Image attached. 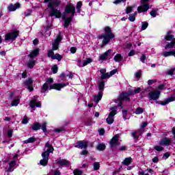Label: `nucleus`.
<instances>
[{
    "label": "nucleus",
    "instance_id": "obj_12",
    "mask_svg": "<svg viewBox=\"0 0 175 175\" xmlns=\"http://www.w3.org/2000/svg\"><path fill=\"white\" fill-rule=\"evenodd\" d=\"M66 87V83H54L49 86V90H57V91H61V88Z\"/></svg>",
    "mask_w": 175,
    "mask_h": 175
},
{
    "label": "nucleus",
    "instance_id": "obj_8",
    "mask_svg": "<svg viewBox=\"0 0 175 175\" xmlns=\"http://www.w3.org/2000/svg\"><path fill=\"white\" fill-rule=\"evenodd\" d=\"M47 123L44 122L42 125L40 124L39 122H34V124L32 125V130L33 131H39V129H41L43 131V132H47Z\"/></svg>",
    "mask_w": 175,
    "mask_h": 175
},
{
    "label": "nucleus",
    "instance_id": "obj_36",
    "mask_svg": "<svg viewBox=\"0 0 175 175\" xmlns=\"http://www.w3.org/2000/svg\"><path fill=\"white\" fill-rule=\"evenodd\" d=\"M62 55H59V53H56L54 56H53V59H57V61H61V59H62Z\"/></svg>",
    "mask_w": 175,
    "mask_h": 175
},
{
    "label": "nucleus",
    "instance_id": "obj_6",
    "mask_svg": "<svg viewBox=\"0 0 175 175\" xmlns=\"http://www.w3.org/2000/svg\"><path fill=\"white\" fill-rule=\"evenodd\" d=\"M148 1L150 0H141L142 5L137 8L138 13H144L151 8L150 4L147 3Z\"/></svg>",
    "mask_w": 175,
    "mask_h": 175
},
{
    "label": "nucleus",
    "instance_id": "obj_18",
    "mask_svg": "<svg viewBox=\"0 0 175 175\" xmlns=\"http://www.w3.org/2000/svg\"><path fill=\"white\" fill-rule=\"evenodd\" d=\"M42 107V103L41 102H38L36 99L31 100L30 101V107L31 109H33L34 107Z\"/></svg>",
    "mask_w": 175,
    "mask_h": 175
},
{
    "label": "nucleus",
    "instance_id": "obj_3",
    "mask_svg": "<svg viewBox=\"0 0 175 175\" xmlns=\"http://www.w3.org/2000/svg\"><path fill=\"white\" fill-rule=\"evenodd\" d=\"M105 33L98 36V39H103V45L106 46L109 42H110V39H113L114 34L111 33V28L110 27L107 26L105 27Z\"/></svg>",
    "mask_w": 175,
    "mask_h": 175
},
{
    "label": "nucleus",
    "instance_id": "obj_48",
    "mask_svg": "<svg viewBox=\"0 0 175 175\" xmlns=\"http://www.w3.org/2000/svg\"><path fill=\"white\" fill-rule=\"evenodd\" d=\"M73 173L75 175H81L83 174V171L79 170H75Z\"/></svg>",
    "mask_w": 175,
    "mask_h": 175
},
{
    "label": "nucleus",
    "instance_id": "obj_56",
    "mask_svg": "<svg viewBox=\"0 0 175 175\" xmlns=\"http://www.w3.org/2000/svg\"><path fill=\"white\" fill-rule=\"evenodd\" d=\"M147 125H148V122H142V124L140 126V128H141L142 129H144V128H146V126Z\"/></svg>",
    "mask_w": 175,
    "mask_h": 175
},
{
    "label": "nucleus",
    "instance_id": "obj_29",
    "mask_svg": "<svg viewBox=\"0 0 175 175\" xmlns=\"http://www.w3.org/2000/svg\"><path fill=\"white\" fill-rule=\"evenodd\" d=\"M137 15V12H135L134 14H129V21H131V23H133V21H135V20H136Z\"/></svg>",
    "mask_w": 175,
    "mask_h": 175
},
{
    "label": "nucleus",
    "instance_id": "obj_35",
    "mask_svg": "<svg viewBox=\"0 0 175 175\" xmlns=\"http://www.w3.org/2000/svg\"><path fill=\"white\" fill-rule=\"evenodd\" d=\"M35 142V137H31L27 139V140L24 141L25 144H28V143H33Z\"/></svg>",
    "mask_w": 175,
    "mask_h": 175
},
{
    "label": "nucleus",
    "instance_id": "obj_47",
    "mask_svg": "<svg viewBox=\"0 0 175 175\" xmlns=\"http://www.w3.org/2000/svg\"><path fill=\"white\" fill-rule=\"evenodd\" d=\"M174 70H175V68H172L170 70H168L166 73V75H168L170 76H173V75H174Z\"/></svg>",
    "mask_w": 175,
    "mask_h": 175
},
{
    "label": "nucleus",
    "instance_id": "obj_11",
    "mask_svg": "<svg viewBox=\"0 0 175 175\" xmlns=\"http://www.w3.org/2000/svg\"><path fill=\"white\" fill-rule=\"evenodd\" d=\"M75 147L76 148H81V150H86L87 147H88V142L85 141H79L77 142Z\"/></svg>",
    "mask_w": 175,
    "mask_h": 175
},
{
    "label": "nucleus",
    "instance_id": "obj_40",
    "mask_svg": "<svg viewBox=\"0 0 175 175\" xmlns=\"http://www.w3.org/2000/svg\"><path fill=\"white\" fill-rule=\"evenodd\" d=\"M165 40H174V36L173 35H167L165 36Z\"/></svg>",
    "mask_w": 175,
    "mask_h": 175
},
{
    "label": "nucleus",
    "instance_id": "obj_7",
    "mask_svg": "<svg viewBox=\"0 0 175 175\" xmlns=\"http://www.w3.org/2000/svg\"><path fill=\"white\" fill-rule=\"evenodd\" d=\"M17 36H18V31L10 32L5 34V40L7 42H13V40H16Z\"/></svg>",
    "mask_w": 175,
    "mask_h": 175
},
{
    "label": "nucleus",
    "instance_id": "obj_15",
    "mask_svg": "<svg viewBox=\"0 0 175 175\" xmlns=\"http://www.w3.org/2000/svg\"><path fill=\"white\" fill-rule=\"evenodd\" d=\"M175 100V95H172L171 97L166 98L163 101H161L160 105L162 106H166V105L170 103V102H174Z\"/></svg>",
    "mask_w": 175,
    "mask_h": 175
},
{
    "label": "nucleus",
    "instance_id": "obj_25",
    "mask_svg": "<svg viewBox=\"0 0 175 175\" xmlns=\"http://www.w3.org/2000/svg\"><path fill=\"white\" fill-rule=\"evenodd\" d=\"M38 54H39V50L35 49L31 52V53L29 55V57L32 59L33 58H35Z\"/></svg>",
    "mask_w": 175,
    "mask_h": 175
},
{
    "label": "nucleus",
    "instance_id": "obj_20",
    "mask_svg": "<svg viewBox=\"0 0 175 175\" xmlns=\"http://www.w3.org/2000/svg\"><path fill=\"white\" fill-rule=\"evenodd\" d=\"M140 135H142V133H140V131H135L131 132V136L135 140V142H137V140H139Z\"/></svg>",
    "mask_w": 175,
    "mask_h": 175
},
{
    "label": "nucleus",
    "instance_id": "obj_30",
    "mask_svg": "<svg viewBox=\"0 0 175 175\" xmlns=\"http://www.w3.org/2000/svg\"><path fill=\"white\" fill-rule=\"evenodd\" d=\"M96 148L98 151H103L104 150H106V145L104 144H99L97 145Z\"/></svg>",
    "mask_w": 175,
    "mask_h": 175
},
{
    "label": "nucleus",
    "instance_id": "obj_41",
    "mask_svg": "<svg viewBox=\"0 0 175 175\" xmlns=\"http://www.w3.org/2000/svg\"><path fill=\"white\" fill-rule=\"evenodd\" d=\"M133 12V7H127L126 8V14H129V13H132Z\"/></svg>",
    "mask_w": 175,
    "mask_h": 175
},
{
    "label": "nucleus",
    "instance_id": "obj_23",
    "mask_svg": "<svg viewBox=\"0 0 175 175\" xmlns=\"http://www.w3.org/2000/svg\"><path fill=\"white\" fill-rule=\"evenodd\" d=\"M113 59L115 62H121L124 59V57L121 54L118 53L114 56Z\"/></svg>",
    "mask_w": 175,
    "mask_h": 175
},
{
    "label": "nucleus",
    "instance_id": "obj_46",
    "mask_svg": "<svg viewBox=\"0 0 175 175\" xmlns=\"http://www.w3.org/2000/svg\"><path fill=\"white\" fill-rule=\"evenodd\" d=\"M18 103H20V100L16 99L12 103L11 106H17Z\"/></svg>",
    "mask_w": 175,
    "mask_h": 175
},
{
    "label": "nucleus",
    "instance_id": "obj_16",
    "mask_svg": "<svg viewBox=\"0 0 175 175\" xmlns=\"http://www.w3.org/2000/svg\"><path fill=\"white\" fill-rule=\"evenodd\" d=\"M56 163H57V165H60V166H68L70 165V163L69 162V161L66 159H59L56 160Z\"/></svg>",
    "mask_w": 175,
    "mask_h": 175
},
{
    "label": "nucleus",
    "instance_id": "obj_10",
    "mask_svg": "<svg viewBox=\"0 0 175 175\" xmlns=\"http://www.w3.org/2000/svg\"><path fill=\"white\" fill-rule=\"evenodd\" d=\"M120 138V135L116 134L115 136L112 137L109 142V146L111 148H113L114 147H117V146H120V142L118 141V139Z\"/></svg>",
    "mask_w": 175,
    "mask_h": 175
},
{
    "label": "nucleus",
    "instance_id": "obj_27",
    "mask_svg": "<svg viewBox=\"0 0 175 175\" xmlns=\"http://www.w3.org/2000/svg\"><path fill=\"white\" fill-rule=\"evenodd\" d=\"M175 45V38H174L173 41L167 44L165 46V50H167V49H173Z\"/></svg>",
    "mask_w": 175,
    "mask_h": 175
},
{
    "label": "nucleus",
    "instance_id": "obj_50",
    "mask_svg": "<svg viewBox=\"0 0 175 175\" xmlns=\"http://www.w3.org/2000/svg\"><path fill=\"white\" fill-rule=\"evenodd\" d=\"M150 16H152V17H157V10H152L150 12Z\"/></svg>",
    "mask_w": 175,
    "mask_h": 175
},
{
    "label": "nucleus",
    "instance_id": "obj_4",
    "mask_svg": "<svg viewBox=\"0 0 175 175\" xmlns=\"http://www.w3.org/2000/svg\"><path fill=\"white\" fill-rule=\"evenodd\" d=\"M62 40V36H61V32L59 33L58 36L55 39L54 42L52 43V50L48 51L47 57L49 58L54 57V51L58 50V46H59V42Z\"/></svg>",
    "mask_w": 175,
    "mask_h": 175
},
{
    "label": "nucleus",
    "instance_id": "obj_51",
    "mask_svg": "<svg viewBox=\"0 0 175 175\" xmlns=\"http://www.w3.org/2000/svg\"><path fill=\"white\" fill-rule=\"evenodd\" d=\"M63 131H65V129H64V128H62V127L54 129V132H55L56 133H59L60 132H62Z\"/></svg>",
    "mask_w": 175,
    "mask_h": 175
},
{
    "label": "nucleus",
    "instance_id": "obj_26",
    "mask_svg": "<svg viewBox=\"0 0 175 175\" xmlns=\"http://www.w3.org/2000/svg\"><path fill=\"white\" fill-rule=\"evenodd\" d=\"M9 168L8 170H7V172H13V170H14V166H16V161H12L10 163H9Z\"/></svg>",
    "mask_w": 175,
    "mask_h": 175
},
{
    "label": "nucleus",
    "instance_id": "obj_39",
    "mask_svg": "<svg viewBox=\"0 0 175 175\" xmlns=\"http://www.w3.org/2000/svg\"><path fill=\"white\" fill-rule=\"evenodd\" d=\"M98 90H100V91H103V90H105V82L102 81L99 83Z\"/></svg>",
    "mask_w": 175,
    "mask_h": 175
},
{
    "label": "nucleus",
    "instance_id": "obj_61",
    "mask_svg": "<svg viewBox=\"0 0 175 175\" xmlns=\"http://www.w3.org/2000/svg\"><path fill=\"white\" fill-rule=\"evenodd\" d=\"M127 94L129 96H131V95H135V90H129Z\"/></svg>",
    "mask_w": 175,
    "mask_h": 175
},
{
    "label": "nucleus",
    "instance_id": "obj_64",
    "mask_svg": "<svg viewBox=\"0 0 175 175\" xmlns=\"http://www.w3.org/2000/svg\"><path fill=\"white\" fill-rule=\"evenodd\" d=\"M138 175H150V174H148V173H146V172L142 171L138 172Z\"/></svg>",
    "mask_w": 175,
    "mask_h": 175
},
{
    "label": "nucleus",
    "instance_id": "obj_38",
    "mask_svg": "<svg viewBox=\"0 0 175 175\" xmlns=\"http://www.w3.org/2000/svg\"><path fill=\"white\" fill-rule=\"evenodd\" d=\"M32 83H33L32 79L29 78L28 80H27L25 82V85H27V87H29L32 85Z\"/></svg>",
    "mask_w": 175,
    "mask_h": 175
},
{
    "label": "nucleus",
    "instance_id": "obj_14",
    "mask_svg": "<svg viewBox=\"0 0 175 175\" xmlns=\"http://www.w3.org/2000/svg\"><path fill=\"white\" fill-rule=\"evenodd\" d=\"M160 146H170L172 144V139L167 137H163L159 141Z\"/></svg>",
    "mask_w": 175,
    "mask_h": 175
},
{
    "label": "nucleus",
    "instance_id": "obj_24",
    "mask_svg": "<svg viewBox=\"0 0 175 175\" xmlns=\"http://www.w3.org/2000/svg\"><path fill=\"white\" fill-rule=\"evenodd\" d=\"M92 62V58H88L82 64H78L79 68H83V66H87L88 64H91Z\"/></svg>",
    "mask_w": 175,
    "mask_h": 175
},
{
    "label": "nucleus",
    "instance_id": "obj_33",
    "mask_svg": "<svg viewBox=\"0 0 175 175\" xmlns=\"http://www.w3.org/2000/svg\"><path fill=\"white\" fill-rule=\"evenodd\" d=\"M81 6H83V2L79 1L77 3V10L78 11V13H80L81 12Z\"/></svg>",
    "mask_w": 175,
    "mask_h": 175
},
{
    "label": "nucleus",
    "instance_id": "obj_17",
    "mask_svg": "<svg viewBox=\"0 0 175 175\" xmlns=\"http://www.w3.org/2000/svg\"><path fill=\"white\" fill-rule=\"evenodd\" d=\"M53 83H54L53 78H49L46 80V83L42 85V90L44 91V92L49 90V84H53Z\"/></svg>",
    "mask_w": 175,
    "mask_h": 175
},
{
    "label": "nucleus",
    "instance_id": "obj_44",
    "mask_svg": "<svg viewBox=\"0 0 175 175\" xmlns=\"http://www.w3.org/2000/svg\"><path fill=\"white\" fill-rule=\"evenodd\" d=\"M51 70H52L53 73H54V74L57 73V72H58V66H57L56 64L54 65L52 67Z\"/></svg>",
    "mask_w": 175,
    "mask_h": 175
},
{
    "label": "nucleus",
    "instance_id": "obj_37",
    "mask_svg": "<svg viewBox=\"0 0 175 175\" xmlns=\"http://www.w3.org/2000/svg\"><path fill=\"white\" fill-rule=\"evenodd\" d=\"M147 27H148V23L147 22H142L141 31H144V29H147Z\"/></svg>",
    "mask_w": 175,
    "mask_h": 175
},
{
    "label": "nucleus",
    "instance_id": "obj_2",
    "mask_svg": "<svg viewBox=\"0 0 175 175\" xmlns=\"http://www.w3.org/2000/svg\"><path fill=\"white\" fill-rule=\"evenodd\" d=\"M54 152V147L50 143V142H47L45 144V146L44 148V152L42 153V159L40 161V165L42 166H47V163H49V157H50V154Z\"/></svg>",
    "mask_w": 175,
    "mask_h": 175
},
{
    "label": "nucleus",
    "instance_id": "obj_19",
    "mask_svg": "<svg viewBox=\"0 0 175 175\" xmlns=\"http://www.w3.org/2000/svg\"><path fill=\"white\" fill-rule=\"evenodd\" d=\"M20 3H17L15 4H10L8 7V11L9 12H14L15 10H17V9H20Z\"/></svg>",
    "mask_w": 175,
    "mask_h": 175
},
{
    "label": "nucleus",
    "instance_id": "obj_22",
    "mask_svg": "<svg viewBox=\"0 0 175 175\" xmlns=\"http://www.w3.org/2000/svg\"><path fill=\"white\" fill-rule=\"evenodd\" d=\"M102 96H103V92H99L98 93V94L94 96V101L98 103L99 100H100V99H102Z\"/></svg>",
    "mask_w": 175,
    "mask_h": 175
},
{
    "label": "nucleus",
    "instance_id": "obj_32",
    "mask_svg": "<svg viewBox=\"0 0 175 175\" xmlns=\"http://www.w3.org/2000/svg\"><path fill=\"white\" fill-rule=\"evenodd\" d=\"M144 112V109L140 107H138L136 109H135V114H142V113Z\"/></svg>",
    "mask_w": 175,
    "mask_h": 175
},
{
    "label": "nucleus",
    "instance_id": "obj_13",
    "mask_svg": "<svg viewBox=\"0 0 175 175\" xmlns=\"http://www.w3.org/2000/svg\"><path fill=\"white\" fill-rule=\"evenodd\" d=\"M110 59L111 58V49H109L105 53H103L101 55H100V59L102 61H106V59Z\"/></svg>",
    "mask_w": 175,
    "mask_h": 175
},
{
    "label": "nucleus",
    "instance_id": "obj_58",
    "mask_svg": "<svg viewBox=\"0 0 175 175\" xmlns=\"http://www.w3.org/2000/svg\"><path fill=\"white\" fill-rule=\"evenodd\" d=\"M152 161L154 163H158V162H159V159H158V157H155L152 159Z\"/></svg>",
    "mask_w": 175,
    "mask_h": 175
},
{
    "label": "nucleus",
    "instance_id": "obj_43",
    "mask_svg": "<svg viewBox=\"0 0 175 175\" xmlns=\"http://www.w3.org/2000/svg\"><path fill=\"white\" fill-rule=\"evenodd\" d=\"M110 77V75L108 72L105 73V74H103L101 75V79L102 80H105L106 79H109Z\"/></svg>",
    "mask_w": 175,
    "mask_h": 175
},
{
    "label": "nucleus",
    "instance_id": "obj_55",
    "mask_svg": "<svg viewBox=\"0 0 175 175\" xmlns=\"http://www.w3.org/2000/svg\"><path fill=\"white\" fill-rule=\"evenodd\" d=\"M135 77H137V79H140L141 76H142V71H138L137 72H136L135 74Z\"/></svg>",
    "mask_w": 175,
    "mask_h": 175
},
{
    "label": "nucleus",
    "instance_id": "obj_49",
    "mask_svg": "<svg viewBox=\"0 0 175 175\" xmlns=\"http://www.w3.org/2000/svg\"><path fill=\"white\" fill-rule=\"evenodd\" d=\"M31 13H32V10H29L24 12V16H25V17H28L31 14Z\"/></svg>",
    "mask_w": 175,
    "mask_h": 175
},
{
    "label": "nucleus",
    "instance_id": "obj_1",
    "mask_svg": "<svg viewBox=\"0 0 175 175\" xmlns=\"http://www.w3.org/2000/svg\"><path fill=\"white\" fill-rule=\"evenodd\" d=\"M44 3H48V7L51 9L49 12L50 17H55L60 18L62 17L64 21V28H68L70 23H72V18L75 17L76 13V8L73 4L69 3L66 6L64 12L61 14V11L57 8L61 5V0H44Z\"/></svg>",
    "mask_w": 175,
    "mask_h": 175
},
{
    "label": "nucleus",
    "instance_id": "obj_52",
    "mask_svg": "<svg viewBox=\"0 0 175 175\" xmlns=\"http://www.w3.org/2000/svg\"><path fill=\"white\" fill-rule=\"evenodd\" d=\"M154 150H156V151H163V147L156 146H154Z\"/></svg>",
    "mask_w": 175,
    "mask_h": 175
},
{
    "label": "nucleus",
    "instance_id": "obj_53",
    "mask_svg": "<svg viewBox=\"0 0 175 175\" xmlns=\"http://www.w3.org/2000/svg\"><path fill=\"white\" fill-rule=\"evenodd\" d=\"M117 73V69H114L113 70H111L109 72V77H111V76H113V75H116Z\"/></svg>",
    "mask_w": 175,
    "mask_h": 175
},
{
    "label": "nucleus",
    "instance_id": "obj_45",
    "mask_svg": "<svg viewBox=\"0 0 175 175\" xmlns=\"http://www.w3.org/2000/svg\"><path fill=\"white\" fill-rule=\"evenodd\" d=\"M29 121V119L27 117V116H25L23 119L22 120V124H28V122Z\"/></svg>",
    "mask_w": 175,
    "mask_h": 175
},
{
    "label": "nucleus",
    "instance_id": "obj_54",
    "mask_svg": "<svg viewBox=\"0 0 175 175\" xmlns=\"http://www.w3.org/2000/svg\"><path fill=\"white\" fill-rule=\"evenodd\" d=\"M142 92V88H137V89L134 90V94L136 95V94H139Z\"/></svg>",
    "mask_w": 175,
    "mask_h": 175
},
{
    "label": "nucleus",
    "instance_id": "obj_21",
    "mask_svg": "<svg viewBox=\"0 0 175 175\" xmlns=\"http://www.w3.org/2000/svg\"><path fill=\"white\" fill-rule=\"evenodd\" d=\"M129 96H130L129 94H128V93H122V94H120V100L129 101L131 100V98H129Z\"/></svg>",
    "mask_w": 175,
    "mask_h": 175
},
{
    "label": "nucleus",
    "instance_id": "obj_63",
    "mask_svg": "<svg viewBox=\"0 0 175 175\" xmlns=\"http://www.w3.org/2000/svg\"><path fill=\"white\" fill-rule=\"evenodd\" d=\"M88 154V151L87 150H83L80 152V155H87Z\"/></svg>",
    "mask_w": 175,
    "mask_h": 175
},
{
    "label": "nucleus",
    "instance_id": "obj_60",
    "mask_svg": "<svg viewBox=\"0 0 175 175\" xmlns=\"http://www.w3.org/2000/svg\"><path fill=\"white\" fill-rule=\"evenodd\" d=\"M77 51V48L76 47L70 48V53H72V54H75V53H76Z\"/></svg>",
    "mask_w": 175,
    "mask_h": 175
},
{
    "label": "nucleus",
    "instance_id": "obj_31",
    "mask_svg": "<svg viewBox=\"0 0 175 175\" xmlns=\"http://www.w3.org/2000/svg\"><path fill=\"white\" fill-rule=\"evenodd\" d=\"M35 62H36L35 60H29V62L27 63V67L29 68L30 69H32L35 66Z\"/></svg>",
    "mask_w": 175,
    "mask_h": 175
},
{
    "label": "nucleus",
    "instance_id": "obj_5",
    "mask_svg": "<svg viewBox=\"0 0 175 175\" xmlns=\"http://www.w3.org/2000/svg\"><path fill=\"white\" fill-rule=\"evenodd\" d=\"M117 106H114L110 108L111 111L108 116V118L106 119L107 124L111 125L114 122V116L117 114Z\"/></svg>",
    "mask_w": 175,
    "mask_h": 175
},
{
    "label": "nucleus",
    "instance_id": "obj_34",
    "mask_svg": "<svg viewBox=\"0 0 175 175\" xmlns=\"http://www.w3.org/2000/svg\"><path fill=\"white\" fill-rule=\"evenodd\" d=\"M50 28H51V25H48L44 26V29H46V35H47V36H50V35H51V31H49L47 33V31H49V29H50Z\"/></svg>",
    "mask_w": 175,
    "mask_h": 175
},
{
    "label": "nucleus",
    "instance_id": "obj_9",
    "mask_svg": "<svg viewBox=\"0 0 175 175\" xmlns=\"http://www.w3.org/2000/svg\"><path fill=\"white\" fill-rule=\"evenodd\" d=\"M159 96H161V92L157 90L150 92L148 95V98H149L150 100H157V99H159Z\"/></svg>",
    "mask_w": 175,
    "mask_h": 175
},
{
    "label": "nucleus",
    "instance_id": "obj_59",
    "mask_svg": "<svg viewBox=\"0 0 175 175\" xmlns=\"http://www.w3.org/2000/svg\"><path fill=\"white\" fill-rule=\"evenodd\" d=\"M139 59L141 62H143V64H144V61H146V55H142Z\"/></svg>",
    "mask_w": 175,
    "mask_h": 175
},
{
    "label": "nucleus",
    "instance_id": "obj_62",
    "mask_svg": "<svg viewBox=\"0 0 175 175\" xmlns=\"http://www.w3.org/2000/svg\"><path fill=\"white\" fill-rule=\"evenodd\" d=\"M8 137H12V136H13V131L12 130H9L8 131Z\"/></svg>",
    "mask_w": 175,
    "mask_h": 175
},
{
    "label": "nucleus",
    "instance_id": "obj_28",
    "mask_svg": "<svg viewBox=\"0 0 175 175\" xmlns=\"http://www.w3.org/2000/svg\"><path fill=\"white\" fill-rule=\"evenodd\" d=\"M123 165H125L126 166H128L129 165H131L132 163V158L131 157H127L122 161Z\"/></svg>",
    "mask_w": 175,
    "mask_h": 175
},
{
    "label": "nucleus",
    "instance_id": "obj_42",
    "mask_svg": "<svg viewBox=\"0 0 175 175\" xmlns=\"http://www.w3.org/2000/svg\"><path fill=\"white\" fill-rule=\"evenodd\" d=\"M99 167H100V164H99V162H96L94 163V170H99Z\"/></svg>",
    "mask_w": 175,
    "mask_h": 175
},
{
    "label": "nucleus",
    "instance_id": "obj_57",
    "mask_svg": "<svg viewBox=\"0 0 175 175\" xmlns=\"http://www.w3.org/2000/svg\"><path fill=\"white\" fill-rule=\"evenodd\" d=\"M98 132L100 136H103L105 135V129H100V130H98Z\"/></svg>",
    "mask_w": 175,
    "mask_h": 175
}]
</instances>
